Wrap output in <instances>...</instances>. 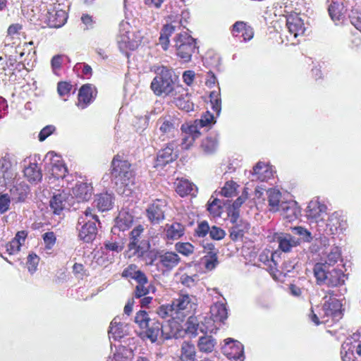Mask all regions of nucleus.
I'll return each instance as SVG.
<instances>
[{
  "label": "nucleus",
  "instance_id": "1",
  "mask_svg": "<svg viewBox=\"0 0 361 361\" xmlns=\"http://www.w3.org/2000/svg\"><path fill=\"white\" fill-rule=\"evenodd\" d=\"M154 72L150 88L156 96L171 97L185 92L182 85L176 84L178 77L174 74L172 68L165 66H157Z\"/></svg>",
  "mask_w": 361,
  "mask_h": 361
},
{
  "label": "nucleus",
  "instance_id": "2",
  "mask_svg": "<svg viewBox=\"0 0 361 361\" xmlns=\"http://www.w3.org/2000/svg\"><path fill=\"white\" fill-rule=\"evenodd\" d=\"M96 222L99 223L98 216L94 213V209L87 207L82 216L78 219V224L82 225L78 229L79 238L85 243L92 242L97 234Z\"/></svg>",
  "mask_w": 361,
  "mask_h": 361
},
{
  "label": "nucleus",
  "instance_id": "3",
  "mask_svg": "<svg viewBox=\"0 0 361 361\" xmlns=\"http://www.w3.org/2000/svg\"><path fill=\"white\" fill-rule=\"evenodd\" d=\"M111 174L116 184L122 185H128L134 176L131 164L119 154L115 155L111 161Z\"/></svg>",
  "mask_w": 361,
  "mask_h": 361
},
{
  "label": "nucleus",
  "instance_id": "4",
  "mask_svg": "<svg viewBox=\"0 0 361 361\" xmlns=\"http://www.w3.org/2000/svg\"><path fill=\"white\" fill-rule=\"evenodd\" d=\"M173 41L177 56L183 62L190 61L197 49L196 39L186 32H183L177 34Z\"/></svg>",
  "mask_w": 361,
  "mask_h": 361
},
{
  "label": "nucleus",
  "instance_id": "5",
  "mask_svg": "<svg viewBox=\"0 0 361 361\" xmlns=\"http://www.w3.org/2000/svg\"><path fill=\"white\" fill-rule=\"evenodd\" d=\"M139 336L142 339H147L152 343H164L174 337L172 331L166 332L163 324L156 319H152L147 326L141 330Z\"/></svg>",
  "mask_w": 361,
  "mask_h": 361
},
{
  "label": "nucleus",
  "instance_id": "6",
  "mask_svg": "<svg viewBox=\"0 0 361 361\" xmlns=\"http://www.w3.org/2000/svg\"><path fill=\"white\" fill-rule=\"evenodd\" d=\"M323 299L324 302L322 305V310L324 314V317L329 320L331 318L332 321H337L342 318V303L336 298V294L334 290H329L325 292V295Z\"/></svg>",
  "mask_w": 361,
  "mask_h": 361
},
{
  "label": "nucleus",
  "instance_id": "7",
  "mask_svg": "<svg viewBox=\"0 0 361 361\" xmlns=\"http://www.w3.org/2000/svg\"><path fill=\"white\" fill-rule=\"evenodd\" d=\"M142 225L136 226L130 233V242L128 245V250L133 252V255L142 257L149 247V244L146 241H140V236L144 232Z\"/></svg>",
  "mask_w": 361,
  "mask_h": 361
},
{
  "label": "nucleus",
  "instance_id": "8",
  "mask_svg": "<svg viewBox=\"0 0 361 361\" xmlns=\"http://www.w3.org/2000/svg\"><path fill=\"white\" fill-rule=\"evenodd\" d=\"M196 301L195 296L183 293H179L178 297L173 300L172 303L178 314L179 320L182 321L195 308Z\"/></svg>",
  "mask_w": 361,
  "mask_h": 361
},
{
  "label": "nucleus",
  "instance_id": "9",
  "mask_svg": "<svg viewBox=\"0 0 361 361\" xmlns=\"http://www.w3.org/2000/svg\"><path fill=\"white\" fill-rule=\"evenodd\" d=\"M167 202L164 199L154 200L147 208L146 216L152 224H158L165 219Z\"/></svg>",
  "mask_w": 361,
  "mask_h": 361
},
{
  "label": "nucleus",
  "instance_id": "10",
  "mask_svg": "<svg viewBox=\"0 0 361 361\" xmlns=\"http://www.w3.org/2000/svg\"><path fill=\"white\" fill-rule=\"evenodd\" d=\"M177 144L175 141L167 143L164 148L160 149L157 153L155 166L164 167L166 165L176 161L178 157L176 150Z\"/></svg>",
  "mask_w": 361,
  "mask_h": 361
},
{
  "label": "nucleus",
  "instance_id": "11",
  "mask_svg": "<svg viewBox=\"0 0 361 361\" xmlns=\"http://www.w3.org/2000/svg\"><path fill=\"white\" fill-rule=\"evenodd\" d=\"M97 88L92 84L82 85L78 91L77 106L80 109L87 108L96 98Z\"/></svg>",
  "mask_w": 361,
  "mask_h": 361
},
{
  "label": "nucleus",
  "instance_id": "12",
  "mask_svg": "<svg viewBox=\"0 0 361 361\" xmlns=\"http://www.w3.org/2000/svg\"><path fill=\"white\" fill-rule=\"evenodd\" d=\"M156 258L158 259L157 266L161 269L163 272L171 271L180 262L179 255L172 251L158 252Z\"/></svg>",
  "mask_w": 361,
  "mask_h": 361
},
{
  "label": "nucleus",
  "instance_id": "13",
  "mask_svg": "<svg viewBox=\"0 0 361 361\" xmlns=\"http://www.w3.org/2000/svg\"><path fill=\"white\" fill-rule=\"evenodd\" d=\"M224 345L221 348L223 354L229 360H241L243 357V345L238 341L231 338L224 340Z\"/></svg>",
  "mask_w": 361,
  "mask_h": 361
},
{
  "label": "nucleus",
  "instance_id": "14",
  "mask_svg": "<svg viewBox=\"0 0 361 361\" xmlns=\"http://www.w3.org/2000/svg\"><path fill=\"white\" fill-rule=\"evenodd\" d=\"M176 121V118L169 115L161 116L157 120V124L159 126L163 140L173 137L174 134L178 132V125Z\"/></svg>",
  "mask_w": 361,
  "mask_h": 361
},
{
  "label": "nucleus",
  "instance_id": "15",
  "mask_svg": "<svg viewBox=\"0 0 361 361\" xmlns=\"http://www.w3.org/2000/svg\"><path fill=\"white\" fill-rule=\"evenodd\" d=\"M60 4L54 6L47 13V24L50 27H61L66 22L68 14L60 8Z\"/></svg>",
  "mask_w": 361,
  "mask_h": 361
},
{
  "label": "nucleus",
  "instance_id": "16",
  "mask_svg": "<svg viewBox=\"0 0 361 361\" xmlns=\"http://www.w3.org/2000/svg\"><path fill=\"white\" fill-rule=\"evenodd\" d=\"M231 32L235 37H243V41L251 40L254 37V30L244 21H237L231 27Z\"/></svg>",
  "mask_w": 361,
  "mask_h": 361
},
{
  "label": "nucleus",
  "instance_id": "17",
  "mask_svg": "<svg viewBox=\"0 0 361 361\" xmlns=\"http://www.w3.org/2000/svg\"><path fill=\"white\" fill-rule=\"evenodd\" d=\"M73 197L78 202L89 201L93 194V187L91 183L79 182L72 189Z\"/></svg>",
  "mask_w": 361,
  "mask_h": 361
},
{
  "label": "nucleus",
  "instance_id": "18",
  "mask_svg": "<svg viewBox=\"0 0 361 361\" xmlns=\"http://www.w3.org/2000/svg\"><path fill=\"white\" fill-rule=\"evenodd\" d=\"M281 215L288 222L296 220L300 214V209L294 201L281 203Z\"/></svg>",
  "mask_w": 361,
  "mask_h": 361
},
{
  "label": "nucleus",
  "instance_id": "19",
  "mask_svg": "<svg viewBox=\"0 0 361 361\" xmlns=\"http://www.w3.org/2000/svg\"><path fill=\"white\" fill-rule=\"evenodd\" d=\"M286 26L295 38L304 35L305 27L303 20L298 15H290L286 18Z\"/></svg>",
  "mask_w": 361,
  "mask_h": 361
},
{
  "label": "nucleus",
  "instance_id": "20",
  "mask_svg": "<svg viewBox=\"0 0 361 361\" xmlns=\"http://www.w3.org/2000/svg\"><path fill=\"white\" fill-rule=\"evenodd\" d=\"M181 130L184 131L185 135L182 138L180 146L183 149H188L193 145L195 140L200 136V132L197 129V126H189L184 128L182 126Z\"/></svg>",
  "mask_w": 361,
  "mask_h": 361
},
{
  "label": "nucleus",
  "instance_id": "21",
  "mask_svg": "<svg viewBox=\"0 0 361 361\" xmlns=\"http://www.w3.org/2000/svg\"><path fill=\"white\" fill-rule=\"evenodd\" d=\"M185 232V226L177 221L172 224H166L164 228L166 239L167 240H176L181 238Z\"/></svg>",
  "mask_w": 361,
  "mask_h": 361
},
{
  "label": "nucleus",
  "instance_id": "22",
  "mask_svg": "<svg viewBox=\"0 0 361 361\" xmlns=\"http://www.w3.org/2000/svg\"><path fill=\"white\" fill-rule=\"evenodd\" d=\"M171 97L173 98L172 102L174 103L178 109L187 112L193 111L194 104L190 101L186 89H185V92L176 94V96H171Z\"/></svg>",
  "mask_w": 361,
  "mask_h": 361
},
{
  "label": "nucleus",
  "instance_id": "23",
  "mask_svg": "<svg viewBox=\"0 0 361 361\" xmlns=\"http://www.w3.org/2000/svg\"><path fill=\"white\" fill-rule=\"evenodd\" d=\"M123 278L127 279H134L136 282H146V274L138 269L135 264H130L126 267L121 274Z\"/></svg>",
  "mask_w": 361,
  "mask_h": 361
},
{
  "label": "nucleus",
  "instance_id": "24",
  "mask_svg": "<svg viewBox=\"0 0 361 361\" xmlns=\"http://www.w3.org/2000/svg\"><path fill=\"white\" fill-rule=\"evenodd\" d=\"M233 224V226L229 229L230 238L234 242L242 240L245 234L248 232L250 224L243 221H237Z\"/></svg>",
  "mask_w": 361,
  "mask_h": 361
},
{
  "label": "nucleus",
  "instance_id": "25",
  "mask_svg": "<svg viewBox=\"0 0 361 361\" xmlns=\"http://www.w3.org/2000/svg\"><path fill=\"white\" fill-rule=\"evenodd\" d=\"M176 192L180 196L185 197L189 195H194L197 192L196 186L185 178H178L175 183Z\"/></svg>",
  "mask_w": 361,
  "mask_h": 361
},
{
  "label": "nucleus",
  "instance_id": "26",
  "mask_svg": "<svg viewBox=\"0 0 361 361\" xmlns=\"http://www.w3.org/2000/svg\"><path fill=\"white\" fill-rule=\"evenodd\" d=\"M114 197L108 192L97 195L94 200L97 208L100 212H106L112 209Z\"/></svg>",
  "mask_w": 361,
  "mask_h": 361
},
{
  "label": "nucleus",
  "instance_id": "27",
  "mask_svg": "<svg viewBox=\"0 0 361 361\" xmlns=\"http://www.w3.org/2000/svg\"><path fill=\"white\" fill-rule=\"evenodd\" d=\"M345 275L341 269H334L329 271L325 283L329 287H339L345 283Z\"/></svg>",
  "mask_w": 361,
  "mask_h": 361
},
{
  "label": "nucleus",
  "instance_id": "28",
  "mask_svg": "<svg viewBox=\"0 0 361 361\" xmlns=\"http://www.w3.org/2000/svg\"><path fill=\"white\" fill-rule=\"evenodd\" d=\"M211 317L214 322L224 323L228 317L226 305L221 302H216L210 307Z\"/></svg>",
  "mask_w": 361,
  "mask_h": 361
},
{
  "label": "nucleus",
  "instance_id": "29",
  "mask_svg": "<svg viewBox=\"0 0 361 361\" xmlns=\"http://www.w3.org/2000/svg\"><path fill=\"white\" fill-rule=\"evenodd\" d=\"M252 176L256 180L265 181L272 176V171L269 166L262 161H259L253 167Z\"/></svg>",
  "mask_w": 361,
  "mask_h": 361
},
{
  "label": "nucleus",
  "instance_id": "30",
  "mask_svg": "<svg viewBox=\"0 0 361 361\" xmlns=\"http://www.w3.org/2000/svg\"><path fill=\"white\" fill-rule=\"evenodd\" d=\"M326 207L324 204L320 203L319 201H311L307 207L306 215L308 219H317L322 214L326 212Z\"/></svg>",
  "mask_w": 361,
  "mask_h": 361
},
{
  "label": "nucleus",
  "instance_id": "31",
  "mask_svg": "<svg viewBox=\"0 0 361 361\" xmlns=\"http://www.w3.org/2000/svg\"><path fill=\"white\" fill-rule=\"evenodd\" d=\"M176 27L171 24H166L163 26L159 38V44L164 51H166L170 44L169 38L175 32Z\"/></svg>",
  "mask_w": 361,
  "mask_h": 361
},
{
  "label": "nucleus",
  "instance_id": "32",
  "mask_svg": "<svg viewBox=\"0 0 361 361\" xmlns=\"http://www.w3.org/2000/svg\"><path fill=\"white\" fill-rule=\"evenodd\" d=\"M24 176L30 183H37L42 180V173L37 164L31 163L24 169Z\"/></svg>",
  "mask_w": 361,
  "mask_h": 361
},
{
  "label": "nucleus",
  "instance_id": "33",
  "mask_svg": "<svg viewBox=\"0 0 361 361\" xmlns=\"http://www.w3.org/2000/svg\"><path fill=\"white\" fill-rule=\"evenodd\" d=\"M218 146L217 136H207L202 140L200 149L205 154H212L217 150Z\"/></svg>",
  "mask_w": 361,
  "mask_h": 361
},
{
  "label": "nucleus",
  "instance_id": "34",
  "mask_svg": "<svg viewBox=\"0 0 361 361\" xmlns=\"http://www.w3.org/2000/svg\"><path fill=\"white\" fill-rule=\"evenodd\" d=\"M15 173L12 168L11 161L8 158L2 157L0 159V178L5 180L13 179Z\"/></svg>",
  "mask_w": 361,
  "mask_h": 361
},
{
  "label": "nucleus",
  "instance_id": "35",
  "mask_svg": "<svg viewBox=\"0 0 361 361\" xmlns=\"http://www.w3.org/2000/svg\"><path fill=\"white\" fill-rule=\"evenodd\" d=\"M216 345V340L212 336H203L200 337L197 342V348L202 353H212Z\"/></svg>",
  "mask_w": 361,
  "mask_h": 361
},
{
  "label": "nucleus",
  "instance_id": "36",
  "mask_svg": "<svg viewBox=\"0 0 361 361\" xmlns=\"http://www.w3.org/2000/svg\"><path fill=\"white\" fill-rule=\"evenodd\" d=\"M329 267L324 262H317L313 267V274L317 284H322L327 279Z\"/></svg>",
  "mask_w": 361,
  "mask_h": 361
},
{
  "label": "nucleus",
  "instance_id": "37",
  "mask_svg": "<svg viewBox=\"0 0 361 361\" xmlns=\"http://www.w3.org/2000/svg\"><path fill=\"white\" fill-rule=\"evenodd\" d=\"M268 203L270 211L276 212L280 210L281 193L279 190L271 188L267 190Z\"/></svg>",
  "mask_w": 361,
  "mask_h": 361
},
{
  "label": "nucleus",
  "instance_id": "38",
  "mask_svg": "<svg viewBox=\"0 0 361 361\" xmlns=\"http://www.w3.org/2000/svg\"><path fill=\"white\" fill-rule=\"evenodd\" d=\"M156 312L162 319L171 318L173 319H179L178 314L174 309L173 303L160 305L157 309Z\"/></svg>",
  "mask_w": 361,
  "mask_h": 361
},
{
  "label": "nucleus",
  "instance_id": "39",
  "mask_svg": "<svg viewBox=\"0 0 361 361\" xmlns=\"http://www.w3.org/2000/svg\"><path fill=\"white\" fill-rule=\"evenodd\" d=\"M207 206V209L212 217L216 218L221 216L223 212V207L221 205V201L219 199L211 197Z\"/></svg>",
  "mask_w": 361,
  "mask_h": 361
},
{
  "label": "nucleus",
  "instance_id": "40",
  "mask_svg": "<svg viewBox=\"0 0 361 361\" xmlns=\"http://www.w3.org/2000/svg\"><path fill=\"white\" fill-rule=\"evenodd\" d=\"M195 355L196 352L194 344L190 342H183L181 346L180 360L182 361H195Z\"/></svg>",
  "mask_w": 361,
  "mask_h": 361
},
{
  "label": "nucleus",
  "instance_id": "41",
  "mask_svg": "<svg viewBox=\"0 0 361 361\" xmlns=\"http://www.w3.org/2000/svg\"><path fill=\"white\" fill-rule=\"evenodd\" d=\"M50 171L51 175L55 179H63L68 173L66 165L61 160H58L56 163H51Z\"/></svg>",
  "mask_w": 361,
  "mask_h": 361
},
{
  "label": "nucleus",
  "instance_id": "42",
  "mask_svg": "<svg viewBox=\"0 0 361 361\" xmlns=\"http://www.w3.org/2000/svg\"><path fill=\"white\" fill-rule=\"evenodd\" d=\"M28 189L29 188L27 185L19 184L14 185L10 191L13 199L18 202H23L27 197Z\"/></svg>",
  "mask_w": 361,
  "mask_h": 361
},
{
  "label": "nucleus",
  "instance_id": "43",
  "mask_svg": "<svg viewBox=\"0 0 361 361\" xmlns=\"http://www.w3.org/2000/svg\"><path fill=\"white\" fill-rule=\"evenodd\" d=\"M109 335L110 338L111 337L114 340H118L125 335L123 324L118 322L116 318H114L110 324Z\"/></svg>",
  "mask_w": 361,
  "mask_h": 361
},
{
  "label": "nucleus",
  "instance_id": "44",
  "mask_svg": "<svg viewBox=\"0 0 361 361\" xmlns=\"http://www.w3.org/2000/svg\"><path fill=\"white\" fill-rule=\"evenodd\" d=\"M277 241L280 250L285 252H289L293 247L297 245L290 234H282L278 237Z\"/></svg>",
  "mask_w": 361,
  "mask_h": 361
},
{
  "label": "nucleus",
  "instance_id": "45",
  "mask_svg": "<svg viewBox=\"0 0 361 361\" xmlns=\"http://www.w3.org/2000/svg\"><path fill=\"white\" fill-rule=\"evenodd\" d=\"M133 223V216L130 214L120 213L117 217L116 224L121 231H126L128 229Z\"/></svg>",
  "mask_w": 361,
  "mask_h": 361
},
{
  "label": "nucleus",
  "instance_id": "46",
  "mask_svg": "<svg viewBox=\"0 0 361 361\" xmlns=\"http://www.w3.org/2000/svg\"><path fill=\"white\" fill-rule=\"evenodd\" d=\"M238 185L233 180L226 182L221 190V195L225 197H232L237 195Z\"/></svg>",
  "mask_w": 361,
  "mask_h": 361
},
{
  "label": "nucleus",
  "instance_id": "47",
  "mask_svg": "<svg viewBox=\"0 0 361 361\" xmlns=\"http://www.w3.org/2000/svg\"><path fill=\"white\" fill-rule=\"evenodd\" d=\"M210 231V226L206 220L197 221V227L194 230V236L199 238H205Z\"/></svg>",
  "mask_w": 361,
  "mask_h": 361
},
{
  "label": "nucleus",
  "instance_id": "48",
  "mask_svg": "<svg viewBox=\"0 0 361 361\" xmlns=\"http://www.w3.org/2000/svg\"><path fill=\"white\" fill-rule=\"evenodd\" d=\"M341 258V251L338 247H334L326 256L324 262L329 267L334 266Z\"/></svg>",
  "mask_w": 361,
  "mask_h": 361
},
{
  "label": "nucleus",
  "instance_id": "49",
  "mask_svg": "<svg viewBox=\"0 0 361 361\" xmlns=\"http://www.w3.org/2000/svg\"><path fill=\"white\" fill-rule=\"evenodd\" d=\"M185 332L195 337L197 335L199 328V321L195 316H190L185 322Z\"/></svg>",
  "mask_w": 361,
  "mask_h": 361
},
{
  "label": "nucleus",
  "instance_id": "50",
  "mask_svg": "<svg viewBox=\"0 0 361 361\" xmlns=\"http://www.w3.org/2000/svg\"><path fill=\"white\" fill-rule=\"evenodd\" d=\"M176 252L184 255L189 256L195 251L194 245L188 242H178L175 244Z\"/></svg>",
  "mask_w": 361,
  "mask_h": 361
},
{
  "label": "nucleus",
  "instance_id": "51",
  "mask_svg": "<svg viewBox=\"0 0 361 361\" xmlns=\"http://www.w3.org/2000/svg\"><path fill=\"white\" fill-rule=\"evenodd\" d=\"M50 207L56 214H59L64 208V200L61 194L54 195L50 200Z\"/></svg>",
  "mask_w": 361,
  "mask_h": 361
},
{
  "label": "nucleus",
  "instance_id": "52",
  "mask_svg": "<svg viewBox=\"0 0 361 361\" xmlns=\"http://www.w3.org/2000/svg\"><path fill=\"white\" fill-rule=\"evenodd\" d=\"M214 122V115L209 111H206L202 115L200 119L195 121V124L193 126H197V129H198V127H207Z\"/></svg>",
  "mask_w": 361,
  "mask_h": 361
},
{
  "label": "nucleus",
  "instance_id": "53",
  "mask_svg": "<svg viewBox=\"0 0 361 361\" xmlns=\"http://www.w3.org/2000/svg\"><path fill=\"white\" fill-rule=\"evenodd\" d=\"M149 317L147 312L145 310H140L136 313L135 317V322L138 324L139 327L141 329H144L145 326H147V324L152 321Z\"/></svg>",
  "mask_w": 361,
  "mask_h": 361
},
{
  "label": "nucleus",
  "instance_id": "54",
  "mask_svg": "<svg viewBox=\"0 0 361 361\" xmlns=\"http://www.w3.org/2000/svg\"><path fill=\"white\" fill-rule=\"evenodd\" d=\"M205 260V268L208 270L214 269L219 264L217 254L213 252H208L204 257Z\"/></svg>",
  "mask_w": 361,
  "mask_h": 361
},
{
  "label": "nucleus",
  "instance_id": "55",
  "mask_svg": "<svg viewBox=\"0 0 361 361\" xmlns=\"http://www.w3.org/2000/svg\"><path fill=\"white\" fill-rule=\"evenodd\" d=\"M137 285L135 286L134 290V297L140 298L147 295L149 293V288L147 286L148 283V279L146 277V282H137Z\"/></svg>",
  "mask_w": 361,
  "mask_h": 361
},
{
  "label": "nucleus",
  "instance_id": "56",
  "mask_svg": "<svg viewBox=\"0 0 361 361\" xmlns=\"http://www.w3.org/2000/svg\"><path fill=\"white\" fill-rule=\"evenodd\" d=\"M39 262V257L35 253L29 254L27 259V267L31 274L36 271L38 264Z\"/></svg>",
  "mask_w": 361,
  "mask_h": 361
},
{
  "label": "nucleus",
  "instance_id": "57",
  "mask_svg": "<svg viewBox=\"0 0 361 361\" xmlns=\"http://www.w3.org/2000/svg\"><path fill=\"white\" fill-rule=\"evenodd\" d=\"M329 13L333 20H339L342 16L341 6L339 4L332 2L329 6Z\"/></svg>",
  "mask_w": 361,
  "mask_h": 361
},
{
  "label": "nucleus",
  "instance_id": "58",
  "mask_svg": "<svg viewBox=\"0 0 361 361\" xmlns=\"http://www.w3.org/2000/svg\"><path fill=\"white\" fill-rule=\"evenodd\" d=\"M350 23L355 27L361 32V11L358 9H353L349 16Z\"/></svg>",
  "mask_w": 361,
  "mask_h": 361
},
{
  "label": "nucleus",
  "instance_id": "59",
  "mask_svg": "<svg viewBox=\"0 0 361 361\" xmlns=\"http://www.w3.org/2000/svg\"><path fill=\"white\" fill-rule=\"evenodd\" d=\"M209 97L212 110L219 115L221 109V101L219 94L215 92H212Z\"/></svg>",
  "mask_w": 361,
  "mask_h": 361
},
{
  "label": "nucleus",
  "instance_id": "60",
  "mask_svg": "<svg viewBox=\"0 0 361 361\" xmlns=\"http://www.w3.org/2000/svg\"><path fill=\"white\" fill-rule=\"evenodd\" d=\"M210 238L214 240H221L226 236V232L221 228L212 226L210 227V231H209Z\"/></svg>",
  "mask_w": 361,
  "mask_h": 361
},
{
  "label": "nucleus",
  "instance_id": "61",
  "mask_svg": "<svg viewBox=\"0 0 361 361\" xmlns=\"http://www.w3.org/2000/svg\"><path fill=\"white\" fill-rule=\"evenodd\" d=\"M72 85L66 81H61L57 85V91L61 97L68 95L72 90Z\"/></svg>",
  "mask_w": 361,
  "mask_h": 361
},
{
  "label": "nucleus",
  "instance_id": "62",
  "mask_svg": "<svg viewBox=\"0 0 361 361\" xmlns=\"http://www.w3.org/2000/svg\"><path fill=\"white\" fill-rule=\"evenodd\" d=\"M294 234L300 236V238L305 240L310 241L311 239V233L307 229L302 226H295L291 228Z\"/></svg>",
  "mask_w": 361,
  "mask_h": 361
},
{
  "label": "nucleus",
  "instance_id": "63",
  "mask_svg": "<svg viewBox=\"0 0 361 361\" xmlns=\"http://www.w3.org/2000/svg\"><path fill=\"white\" fill-rule=\"evenodd\" d=\"M42 238L45 243V247L47 249H51L55 245L56 238L53 231L47 232L43 234Z\"/></svg>",
  "mask_w": 361,
  "mask_h": 361
},
{
  "label": "nucleus",
  "instance_id": "64",
  "mask_svg": "<svg viewBox=\"0 0 361 361\" xmlns=\"http://www.w3.org/2000/svg\"><path fill=\"white\" fill-rule=\"evenodd\" d=\"M21 246L22 243L17 242V240L12 239L6 244V252L11 255H15L20 251Z\"/></svg>",
  "mask_w": 361,
  "mask_h": 361
}]
</instances>
